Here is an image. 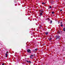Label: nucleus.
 Returning <instances> with one entry per match:
<instances>
[{"label":"nucleus","instance_id":"nucleus-1","mask_svg":"<svg viewBox=\"0 0 65 65\" xmlns=\"http://www.w3.org/2000/svg\"><path fill=\"white\" fill-rule=\"evenodd\" d=\"M26 59H27L26 58L25 59V61L26 62H27V63H31V61H28L26 60Z\"/></svg>","mask_w":65,"mask_h":65},{"label":"nucleus","instance_id":"nucleus-2","mask_svg":"<svg viewBox=\"0 0 65 65\" xmlns=\"http://www.w3.org/2000/svg\"><path fill=\"white\" fill-rule=\"evenodd\" d=\"M27 52H28V53H31V50H30V49H28L27 50Z\"/></svg>","mask_w":65,"mask_h":65},{"label":"nucleus","instance_id":"nucleus-3","mask_svg":"<svg viewBox=\"0 0 65 65\" xmlns=\"http://www.w3.org/2000/svg\"><path fill=\"white\" fill-rule=\"evenodd\" d=\"M56 39L57 40L58 38H59L60 37L59 36H56Z\"/></svg>","mask_w":65,"mask_h":65},{"label":"nucleus","instance_id":"nucleus-4","mask_svg":"<svg viewBox=\"0 0 65 65\" xmlns=\"http://www.w3.org/2000/svg\"><path fill=\"white\" fill-rule=\"evenodd\" d=\"M8 52H7L6 53V57H7L8 56Z\"/></svg>","mask_w":65,"mask_h":65},{"label":"nucleus","instance_id":"nucleus-5","mask_svg":"<svg viewBox=\"0 0 65 65\" xmlns=\"http://www.w3.org/2000/svg\"><path fill=\"white\" fill-rule=\"evenodd\" d=\"M48 40H49V41H50V40H51L52 39V38H51V37H49L48 38Z\"/></svg>","mask_w":65,"mask_h":65},{"label":"nucleus","instance_id":"nucleus-6","mask_svg":"<svg viewBox=\"0 0 65 65\" xmlns=\"http://www.w3.org/2000/svg\"><path fill=\"white\" fill-rule=\"evenodd\" d=\"M34 56L33 55H31L30 56V59H32V57H33Z\"/></svg>","mask_w":65,"mask_h":65},{"label":"nucleus","instance_id":"nucleus-7","mask_svg":"<svg viewBox=\"0 0 65 65\" xmlns=\"http://www.w3.org/2000/svg\"><path fill=\"white\" fill-rule=\"evenodd\" d=\"M48 33V32H46L45 33V34L46 35H47Z\"/></svg>","mask_w":65,"mask_h":65},{"label":"nucleus","instance_id":"nucleus-8","mask_svg":"<svg viewBox=\"0 0 65 65\" xmlns=\"http://www.w3.org/2000/svg\"><path fill=\"white\" fill-rule=\"evenodd\" d=\"M35 50V52H36V51H37V50H38V48H36Z\"/></svg>","mask_w":65,"mask_h":65},{"label":"nucleus","instance_id":"nucleus-9","mask_svg":"<svg viewBox=\"0 0 65 65\" xmlns=\"http://www.w3.org/2000/svg\"><path fill=\"white\" fill-rule=\"evenodd\" d=\"M40 16H41V15H42V13H41L40 14Z\"/></svg>","mask_w":65,"mask_h":65},{"label":"nucleus","instance_id":"nucleus-10","mask_svg":"<svg viewBox=\"0 0 65 65\" xmlns=\"http://www.w3.org/2000/svg\"><path fill=\"white\" fill-rule=\"evenodd\" d=\"M63 30L64 31H65V28H63Z\"/></svg>","mask_w":65,"mask_h":65},{"label":"nucleus","instance_id":"nucleus-11","mask_svg":"<svg viewBox=\"0 0 65 65\" xmlns=\"http://www.w3.org/2000/svg\"><path fill=\"white\" fill-rule=\"evenodd\" d=\"M42 4H45V3H42Z\"/></svg>","mask_w":65,"mask_h":65},{"label":"nucleus","instance_id":"nucleus-12","mask_svg":"<svg viewBox=\"0 0 65 65\" xmlns=\"http://www.w3.org/2000/svg\"><path fill=\"white\" fill-rule=\"evenodd\" d=\"M51 23H52V21L51 20L50 21V24H51Z\"/></svg>","mask_w":65,"mask_h":65},{"label":"nucleus","instance_id":"nucleus-13","mask_svg":"<svg viewBox=\"0 0 65 65\" xmlns=\"http://www.w3.org/2000/svg\"><path fill=\"white\" fill-rule=\"evenodd\" d=\"M32 52H35V50H33L32 51Z\"/></svg>","mask_w":65,"mask_h":65},{"label":"nucleus","instance_id":"nucleus-14","mask_svg":"<svg viewBox=\"0 0 65 65\" xmlns=\"http://www.w3.org/2000/svg\"><path fill=\"white\" fill-rule=\"evenodd\" d=\"M52 14H54V12H52Z\"/></svg>","mask_w":65,"mask_h":65},{"label":"nucleus","instance_id":"nucleus-15","mask_svg":"<svg viewBox=\"0 0 65 65\" xmlns=\"http://www.w3.org/2000/svg\"><path fill=\"white\" fill-rule=\"evenodd\" d=\"M49 8H52V7H51V6H50Z\"/></svg>","mask_w":65,"mask_h":65},{"label":"nucleus","instance_id":"nucleus-16","mask_svg":"<svg viewBox=\"0 0 65 65\" xmlns=\"http://www.w3.org/2000/svg\"><path fill=\"white\" fill-rule=\"evenodd\" d=\"M60 31H58V34H60Z\"/></svg>","mask_w":65,"mask_h":65},{"label":"nucleus","instance_id":"nucleus-17","mask_svg":"<svg viewBox=\"0 0 65 65\" xmlns=\"http://www.w3.org/2000/svg\"><path fill=\"white\" fill-rule=\"evenodd\" d=\"M62 26H63V25H62V24H61V26L62 27Z\"/></svg>","mask_w":65,"mask_h":65},{"label":"nucleus","instance_id":"nucleus-18","mask_svg":"<svg viewBox=\"0 0 65 65\" xmlns=\"http://www.w3.org/2000/svg\"><path fill=\"white\" fill-rule=\"evenodd\" d=\"M51 4H54V3H53V2H51Z\"/></svg>","mask_w":65,"mask_h":65},{"label":"nucleus","instance_id":"nucleus-19","mask_svg":"<svg viewBox=\"0 0 65 65\" xmlns=\"http://www.w3.org/2000/svg\"><path fill=\"white\" fill-rule=\"evenodd\" d=\"M24 56H25V57H26L27 55H24Z\"/></svg>","mask_w":65,"mask_h":65},{"label":"nucleus","instance_id":"nucleus-20","mask_svg":"<svg viewBox=\"0 0 65 65\" xmlns=\"http://www.w3.org/2000/svg\"><path fill=\"white\" fill-rule=\"evenodd\" d=\"M62 11V9H60V11Z\"/></svg>","mask_w":65,"mask_h":65},{"label":"nucleus","instance_id":"nucleus-21","mask_svg":"<svg viewBox=\"0 0 65 65\" xmlns=\"http://www.w3.org/2000/svg\"><path fill=\"white\" fill-rule=\"evenodd\" d=\"M47 20H50V19H49V18H47Z\"/></svg>","mask_w":65,"mask_h":65},{"label":"nucleus","instance_id":"nucleus-22","mask_svg":"<svg viewBox=\"0 0 65 65\" xmlns=\"http://www.w3.org/2000/svg\"><path fill=\"white\" fill-rule=\"evenodd\" d=\"M2 65H4V63H3L2 64Z\"/></svg>","mask_w":65,"mask_h":65},{"label":"nucleus","instance_id":"nucleus-23","mask_svg":"<svg viewBox=\"0 0 65 65\" xmlns=\"http://www.w3.org/2000/svg\"><path fill=\"white\" fill-rule=\"evenodd\" d=\"M40 28H41L42 27V26H40Z\"/></svg>","mask_w":65,"mask_h":65},{"label":"nucleus","instance_id":"nucleus-24","mask_svg":"<svg viewBox=\"0 0 65 65\" xmlns=\"http://www.w3.org/2000/svg\"><path fill=\"white\" fill-rule=\"evenodd\" d=\"M41 12L42 13H43V12L42 11H41Z\"/></svg>","mask_w":65,"mask_h":65},{"label":"nucleus","instance_id":"nucleus-25","mask_svg":"<svg viewBox=\"0 0 65 65\" xmlns=\"http://www.w3.org/2000/svg\"><path fill=\"white\" fill-rule=\"evenodd\" d=\"M62 22H61V24H62Z\"/></svg>","mask_w":65,"mask_h":65},{"label":"nucleus","instance_id":"nucleus-26","mask_svg":"<svg viewBox=\"0 0 65 65\" xmlns=\"http://www.w3.org/2000/svg\"><path fill=\"white\" fill-rule=\"evenodd\" d=\"M59 39V40H60V39Z\"/></svg>","mask_w":65,"mask_h":65},{"label":"nucleus","instance_id":"nucleus-27","mask_svg":"<svg viewBox=\"0 0 65 65\" xmlns=\"http://www.w3.org/2000/svg\"><path fill=\"white\" fill-rule=\"evenodd\" d=\"M47 20V19H46V20Z\"/></svg>","mask_w":65,"mask_h":65},{"label":"nucleus","instance_id":"nucleus-28","mask_svg":"<svg viewBox=\"0 0 65 65\" xmlns=\"http://www.w3.org/2000/svg\"><path fill=\"white\" fill-rule=\"evenodd\" d=\"M58 23H59V22H58Z\"/></svg>","mask_w":65,"mask_h":65}]
</instances>
